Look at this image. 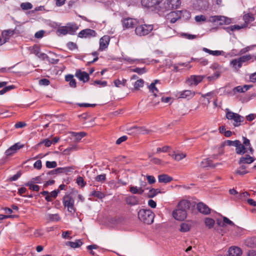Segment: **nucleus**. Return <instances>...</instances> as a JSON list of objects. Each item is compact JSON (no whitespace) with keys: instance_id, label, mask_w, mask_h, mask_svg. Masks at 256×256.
Masks as SVG:
<instances>
[{"instance_id":"de8ad7c7","label":"nucleus","mask_w":256,"mask_h":256,"mask_svg":"<svg viewBox=\"0 0 256 256\" xmlns=\"http://www.w3.org/2000/svg\"><path fill=\"white\" fill-rule=\"evenodd\" d=\"M252 56L250 54H247L245 56H240L238 58L242 64H242L250 60L252 58Z\"/></svg>"},{"instance_id":"4be33fe9","label":"nucleus","mask_w":256,"mask_h":256,"mask_svg":"<svg viewBox=\"0 0 256 256\" xmlns=\"http://www.w3.org/2000/svg\"><path fill=\"white\" fill-rule=\"evenodd\" d=\"M125 201L126 204L130 206L136 205L139 204V198L134 196H130L126 197Z\"/></svg>"},{"instance_id":"6ab92c4d","label":"nucleus","mask_w":256,"mask_h":256,"mask_svg":"<svg viewBox=\"0 0 256 256\" xmlns=\"http://www.w3.org/2000/svg\"><path fill=\"white\" fill-rule=\"evenodd\" d=\"M110 38L108 36H104L100 40V48L99 50L102 51L106 50L110 42Z\"/></svg>"},{"instance_id":"5701e85b","label":"nucleus","mask_w":256,"mask_h":256,"mask_svg":"<svg viewBox=\"0 0 256 256\" xmlns=\"http://www.w3.org/2000/svg\"><path fill=\"white\" fill-rule=\"evenodd\" d=\"M82 244L83 242L82 240H76L75 242L68 241L65 242L66 246L73 248H78L80 247Z\"/></svg>"},{"instance_id":"2f4dec72","label":"nucleus","mask_w":256,"mask_h":256,"mask_svg":"<svg viewBox=\"0 0 256 256\" xmlns=\"http://www.w3.org/2000/svg\"><path fill=\"white\" fill-rule=\"evenodd\" d=\"M158 82V80H155L154 82H152L149 86L150 91L153 94L154 96L156 98V94L158 92V90L156 86V84Z\"/></svg>"},{"instance_id":"1a4fd4ad","label":"nucleus","mask_w":256,"mask_h":256,"mask_svg":"<svg viewBox=\"0 0 256 256\" xmlns=\"http://www.w3.org/2000/svg\"><path fill=\"white\" fill-rule=\"evenodd\" d=\"M208 21L211 22H218L220 25L229 24L232 22L231 18L223 16H211Z\"/></svg>"},{"instance_id":"bf43d9fd","label":"nucleus","mask_w":256,"mask_h":256,"mask_svg":"<svg viewBox=\"0 0 256 256\" xmlns=\"http://www.w3.org/2000/svg\"><path fill=\"white\" fill-rule=\"evenodd\" d=\"M98 248V246L96 244H92L89 245L87 246V249L90 250V254L92 256H96V254L95 252L92 250L93 249H97Z\"/></svg>"},{"instance_id":"e433bc0d","label":"nucleus","mask_w":256,"mask_h":256,"mask_svg":"<svg viewBox=\"0 0 256 256\" xmlns=\"http://www.w3.org/2000/svg\"><path fill=\"white\" fill-rule=\"evenodd\" d=\"M60 192V190H54L50 193L49 192L48 195L46 196V200L48 202H52V198H55L57 196L58 193Z\"/></svg>"},{"instance_id":"a19ab883","label":"nucleus","mask_w":256,"mask_h":256,"mask_svg":"<svg viewBox=\"0 0 256 256\" xmlns=\"http://www.w3.org/2000/svg\"><path fill=\"white\" fill-rule=\"evenodd\" d=\"M200 166L202 167H207V166H210V167H215L216 166V164H213L212 163V161L209 159H205L203 160L201 162Z\"/></svg>"},{"instance_id":"774afa93","label":"nucleus","mask_w":256,"mask_h":256,"mask_svg":"<svg viewBox=\"0 0 256 256\" xmlns=\"http://www.w3.org/2000/svg\"><path fill=\"white\" fill-rule=\"evenodd\" d=\"M194 18L196 22H205L206 20V18L204 15L196 16Z\"/></svg>"},{"instance_id":"dca6fc26","label":"nucleus","mask_w":256,"mask_h":256,"mask_svg":"<svg viewBox=\"0 0 256 256\" xmlns=\"http://www.w3.org/2000/svg\"><path fill=\"white\" fill-rule=\"evenodd\" d=\"M96 35L94 30L88 28L83 30L78 33V37L80 38H90L95 36Z\"/></svg>"},{"instance_id":"412c9836","label":"nucleus","mask_w":256,"mask_h":256,"mask_svg":"<svg viewBox=\"0 0 256 256\" xmlns=\"http://www.w3.org/2000/svg\"><path fill=\"white\" fill-rule=\"evenodd\" d=\"M196 207L198 211L204 214H208L210 212V209L203 202L198 203Z\"/></svg>"},{"instance_id":"c03bdc74","label":"nucleus","mask_w":256,"mask_h":256,"mask_svg":"<svg viewBox=\"0 0 256 256\" xmlns=\"http://www.w3.org/2000/svg\"><path fill=\"white\" fill-rule=\"evenodd\" d=\"M25 186H29V188L34 191L38 192L40 190V186H38L30 182L26 183Z\"/></svg>"},{"instance_id":"c9c22d12","label":"nucleus","mask_w":256,"mask_h":256,"mask_svg":"<svg viewBox=\"0 0 256 256\" xmlns=\"http://www.w3.org/2000/svg\"><path fill=\"white\" fill-rule=\"evenodd\" d=\"M236 154H241L246 152V148L244 146L241 144L240 142L236 146Z\"/></svg>"},{"instance_id":"052dcab7","label":"nucleus","mask_w":256,"mask_h":256,"mask_svg":"<svg viewBox=\"0 0 256 256\" xmlns=\"http://www.w3.org/2000/svg\"><path fill=\"white\" fill-rule=\"evenodd\" d=\"M213 92H209L206 94H202V96L204 98H206L208 100V104H210V100L212 98L213 96Z\"/></svg>"},{"instance_id":"49530a36","label":"nucleus","mask_w":256,"mask_h":256,"mask_svg":"<svg viewBox=\"0 0 256 256\" xmlns=\"http://www.w3.org/2000/svg\"><path fill=\"white\" fill-rule=\"evenodd\" d=\"M144 81L142 79L137 80L134 84V89L138 90L140 88L144 86Z\"/></svg>"},{"instance_id":"f257e3e1","label":"nucleus","mask_w":256,"mask_h":256,"mask_svg":"<svg viewBox=\"0 0 256 256\" xmlns=\"http://www.w3.org/2000/svg\"><path fill=\"white\" fill-rule=\"evenodd\" d=\"M190 14L186 10H176L171 12L168 13L166 17L167 20L170 23H174L182 17H185L186 18H190Z\"/></svg>"},{"instance_id":"09e8293b","label":"nucleus","mask_w":256,"mask_h":256,"mask_svg":"<svg viewBox=\"0 0 256 256\" xmlns=\"http://www.w3.org/2000/svg\"><path fill=\"white\" fill-rule=\"evenodd\" d=\"M91 195L96 196L98 198L102 199V198H104L105 194L100 191H96L94 190L92 192Z\"/></svg>"},{"instance_id":"72a5a7b5","label":"nucleus","mask_w":256,"mask_h":256,"mask_svg":"<svg viewBox=\"0 0 256 256\" xmlns=\"http://www.w3.org/2000/svg\"><path fill=\"white\" fill-rule=\"evenodd\" d=\"M246 28V24H242L241 26L239 25H233L230 26L226 28L225 29L227 32H230V31H234L236 30H240L242 28Z\"/></svg>"},{"instance_id":"6e6d98bb","label":"nucleus","mask_w":256,"mask_h":256,"mask_svg":"<svg viewBox=\"0 0 256 256\" xmlns=\"http://www.w3.org/2000/svg\"><path fill=\"white\" fill-rule=\"evenodd\" d=\"M136 132L139 134H146L148 133V130L142 127L136 128Z\"/></svg>"},{"instance_id":"f03ea898","label":"nucleus","mask_w":256,"mask_h":256,"mask_svg":"<svg viewBox=\"0 0 256 256\" xmlns=\"http://www.w3.org/2000/svg\"><path fill=\"white\" fill-rule=\"evenodd\" d=\"M163 0H142V4L143 6L151 8L152 10L156 11L162 14V2Z\"/></svg>"},{"instance_id":"4c0bfd02","label":"nucleus","mask_w":256,"mask_h":256,"mask_svg":"<svg viewBox=\"0 0 256 256\" xmlns=\"http://www.w3.org/2000/svg\"><path fill=\"white\" fill-rule=\"evenodd\" d=\"M46 219L52 222H58L60 220V218L58 214H48L46 215Z\"/></svg>"},{"instance_id":"58836bf2","label":"nucleus","mask_w":256,"mask_h":256,"mask_svg":"<svg viewBox=\"0 0 256 256\" xmlns=\"http://www.w3.org/2000/svg\"><path fill=\"white\" fill-rule=\"evenodd\" d=\"M190 208V203L188 201L186 200H183L180 201L178 204V208H182V210H186L189 208Z\"/></svg>"},{"instance_id":"4d7b16f0","label":"nucleus","mask_w":256,"mask_h":256,"mask_svg":"<svg viewBox=\"0 0 256 256\" xmlns=\"http://www.w3.org/2000/svg\"><path fill=\"white\" fill-rule=\"evenodd\" d=\"M170 148V147L168 146H164L162 148H156V154H159L161 152H168L169 150V149Z\"/></svg>"},{"instance_id":"9d476101","label":"nucleus","mask_w":256,"mask_h":256,"mask_svg":"<svg viewBox=\"0 0 256 256\" xmlns=\"http://www.w3.org/2000/svg\"><path fill=\"white\" fill-rule=\"evenodd\" d=\"M24 147V144L20 142L16 143L11 146L5 152V154L6 156H10L16 154L19 150Z\"/></svg>"},{"instance_id":"f3484780","label":"nucleus","mask_w":256,"mask_h":256,"mask_svg":"<svg viewBox=\"0 0 256 256\" xmlns=\"http://www.w3.org/2000/svg\"><path fill=\"white\" fill-rule=\"evenodd\" d=\"M75 76L80 81H82L84 82H88L90 78L89 74L86 72L82 71L80 70L76 71Z\"/></svg>"},{"instance_id":"603ef678","label":"nucleus","mask_w":256,"mask_h":256,"mask_svg":"<svg viewBox=\"0 0 256 256\" xmlns=\"http://www.w3.org/2000/svg\"><path fill=\"white\" fill-rule=\"evenodd\" d=\"M160 192V191L158 189L152 188L149 191L148 196L150 198H153Z\"/></svg>"},{"instance_id":"c85d7f7f","label":"nucleus","mask_w":256,"mask_h":256,"mask_svg":"<svg viewBox=\"0 0 256 256\" xmlns=\"http://www.w3.org/2000/svg\"><path fill=\"white\" fill-rule=\"evenodd\" d=\"M243 19L244 20V24H246V27L250 23L254 20L253 14L250 13L245 14L243 16Z\"/></svg>"},{"instance_id":"864d4df0","label":"nucleus","mask_w":256,"mask_h":256,"mask_svg":"<svg viewBox=\"0 0 256 256\" xmlns=\"http://www.w3.org/2000/svg\"><path fill=\"white\" fill-rule=\"evenodd\" d=\"M132 72H136L139 74H142L146 72V70L144 68H135L132 69Z\"/></svg>"},{"instance_id":"423d86ee","label":"nucleus","mask_w":256,"mask_h":256,"mask_svg":"<svg viewBox=\"0 0 256 256\" xmlns=\"http://www.w3.org/2000/svg\"><path fill=\"white\" fill-rule=\"evenodd\" d=\"M62 203L68 212L72 214L76 212V209L74 206V200L72 194H68L64 196L62 198Z\"/></svg>"},{"instance_id":"e2e57ef3","label":"nucleus","mask_w":256,"mask_h":256,"mask_svg":"<svg viewBox=\"0 0 256 256\" xmlns=\"http://www.w3.org/2000/svg\"><path fill=\"white\" fill-rule=\"evenodd\" d=\"M46 168H54L56 166L57 164L55 161L50 162L47 161L46 164Z\"/></svg>"},{"instance_id":"a211bd4d","label":"nucleus","mask_w":256,"mask_h":256,"mask_svg":"<svg viewBox=\"0 0 256 256\" xmlns=\"http://www.w3.org/2000/svg\"><path fill=\"white\" fill-rule=\"evenodd\" d=\"M252 86L250 85L239 86L234 88L232 92H230V96H234L238 92H246Z\"/></svg>"},{"instance_id":"ea45409f","label":"nucleus","mask_w":256,"mask_h":256,"mask_svg":"<svg viewBox=\"0 0 256 256\" xmlns=\"http://www.w3.org/2000/svg\"><path fill=\"white\" fill-rule=\"evenodd\" d=\"M246 166L242 165L238 168L235 173L236 174H238L240 176H243L248 172V171L246 170Z\"/></svg>"},{"instance_id":"7c9ffc66","label":"nucleus","mask_w":256,"mask_h":256,"mask_svg":"<svg viewBox=\"0 0 256 256\" xmlns=\"http://www.w3.org/2000/svg\"><path fill=\"white\" fill-rule=\"evenodd\" d=\"M129 190L132 194H142L144 192V190L142 189V188L132 186H130Z\"/></svg>"},{"instance_id":"cd10ccee","label":"nucleus","mask_w":256,"mask_h":256,"mask_svg":"<svg viewBox=\"0 0 256 256\" xmlns=\"http://www.w3.org/2000/svg\"><path fill=\"white\" fill-rule=\"evenodd\" d=\"M202 50L206 52L209 54H210L214 56H218L223 55L224 54V52L222 50H212L207 48H202Z\"/></svg>"},{"instance_id":"a878e982","label":"nucleus","mask_w":256,"mask_h":256,"mask_svg":"<svg viewBox=\"0 0 256 256\" xmlns=\"http://www.w3.org/2000/svg\"><path fill=\"white\" fill-rule=\"evenodd\" d=\"M159 182L168 183L172 180V178L166 174H160L158 176Z\"/></svg>"},{"instance_id":"8fccbe9b","label":"nucleus","mask_w":256,"mask_h":256,"mask_svg":"<svg viewBox=\"0 0 256 256\" xmlns=\"http://www.w3.org/2000/svg\"><path fill=\"white\" fill-rule=\"evenodd\" d=\"M180 227V230L182 232H187L190 230V226L186 223H182Z\"/></svg>"},{"instance_id":"c756f323","label":"nucleus","mask_w":256,"mask_h":256,"mask_svg":"<svg viewBox=\"0 0 256 256\" xmlns=\"http://www.w3.org/2000/svg\"><path fill=\"white\" fill-rule=\"evenodd\" d=\"M66 81L69 82L70 86L72 88H76V80L74 78L73 75L68 74L65 76Z\"/></svg>"},{"instance_id":"3c124183","label":"nucleus","mask_w":256,"mask_h":256,"mask_svg":"<svg viewBox=\"0 0 256 256\" xmlns=\"http://www.w3.org/2000/svg\"><path fill=\"white\" fill-rule=\"evenodd\" d=\"M20 7L23 10H28L32 8V5L30 2H22Z\"/></svg>"},{"instance_id":"338daca9","label":"nucleus","mask_w":256,"mask_h":256,"mask_svg":"<svg viewBox=\"0 0 256 256\" xmlns=\"http://www.w3.org/2000/svg\"><path fill=\"white\" fill-rule=\"evenodd\" d=\"M146 180L148 184H153L155 183L156 180L154 176L146 175Z\"/></svg>"},{"instance_id":"393cba45","label":"nucleus","mask_w":256,"mask_h":256,"mask_svg":"<svg viewBox=\"0 0 256 256\" xmlns=\"http://www.w3.org/2000/svg\"><path fill=\"white\" fill-rule=\"evenodd\" d=\"M254 160V159L253 157L249 156V155H246L244 156H242L240 158L239 160V164H250L252 163Z\"/></svg>"},{"instance_id":"6e6552de","label":"nucleus","mask_w":256,"mask_h":256,"mask_svg":"<svg viewBox=\"0 0 256 256\" xmlns=\"http://www.w3.org/2000/svg\"><path fill=\"white\" fill-rule=\"evenodd\" d=\"M154 28L152 24H141L138 26L135 29L136 34L139 36L148 34Z\"/></svg>"},{"instance_id":"b1692460","label":"nucleus","mask_w":256,"mask_h":256,"mask_svg":"<svg viewBox=\"0 0 256 256\" xmlns=\"http://www.w3.org/2000/svg\"><path fill=\"white\" fill-rule=\"evenodd\" d=\"M230 66L236 71H238L242 66V64L238 58L232 60L230 62Z\"/></svg>"},{"instance_id":"20e7f679","label":"nucleus","mask_w":256,"mask_h":256,"mask_svg":"<svg viewBox=\"0 0 256 256\" xmlns=\"http://www.w3.org/2000/svg\"><path fill=\"white\" fill-rule=\"evenodd\" d=\"M226 118L232 122L233 126L234 127L239 126L241 123L244 121V118L239 114L234 113L228 109H226Z\"/></svg>"},{"instance_id":"39448f33","label":"nucleus","mask_w":256,"mask_h":256,"mask_svg":"<svg viewBox=\"0 0 256 256\" xmlns=\"http://www.w3.org/2000/svg\"><path fill=\"white\" fill-rule=\"evenodd\" d=\"M78 29V27L74 24H68L66 26H60L57 30L58 35H66L68 34H72Z\"/></svg>"},{"instance_id":"13d9d810","label":"nucleus","mask_w":256,"mask_h":256,"mask_svg":"<svg viewBox=\"0 0 256 256\" xmlns=\"http://www.w3.org/2000/svg\"><path fill=\"white\" fill-rule=\"evenodd\" d=\"M95 180L96 182H103L106 180V174L98 175L96 177Z\"/></svg>"},{"instance_id":"9b49d317","label":"nucleus","mask_w":256,"mask_h":256,"mask_svg":"<svg viewBox=\"0 0 256 256\" xmlns=\"http://www.w3.org/2000/svg\"><path fill=\"white\" fill-rule=\"evenodd\" d=\"M172 216L178 220H184L186 217V212L185 210L178 208L173 212Z\"/></svg>"},{"instance_id":"69168bd1","label":"nucleus","mask_w":256,"mask_h":256,"mask_svg":"<svg viewBox=\"0 0 256 256\" xmlns=\"http://www.w3.org/2000/svg\"><path fill=\"white\" fill-rule=\"evenodd\" d=\"M42 181V179L40 176H36L31 179L30 182L34 184H40Z\"/></svg>"},{"instance_id":"a18cd8bd","label":"nucleus","mask_w":256,"mask_h":256,"mask_svg":"<svg viewBox=\"0 0 256 256\" xmlns=\"http://www.w3.org/2000/svg\"><path fill=\"white\" fill-rule=\"evenodd\" d=\"M172 157L176 161H180L186 156V154L184 153L175 154H172Z\"/></svg>"},{"instance_id":"aec40b11","label":"nucleus","mask_w":256,"mask_h":256,"mask_svg":"<svg viewBox=\"0 0 256 256\" xmlns=\"http://www.w3.org/2000/svg\"><path fill=\"white\" fill-rule=\"evenodd\" d=\"M242 254V250L236 246H232L228 250V256H241Z\"/></svg>"},{"instance_id":"0e129e2a","label":"nucleus","mask_w":256,"mask_h":256,"mask_svg":"<svg viewBox=\"0 0 256 256\" xmlns=\"http://www.w3.org/2000/svg\"><path fill=\"white\" fill-rule=\"evenodd\" d=\"M66 45L68 48L71 50L77 49L78 48L76 44L74 42H68Z\"/></svg>"},{"instance_id":"0eeeda50","label":"nucleus","mask_w":256,"mask_h":256,"mask_svg":"<svg viewBox=\"0 0 256 256\" xmlns=\"http://www.w3.org/2000/svg\"><path fill=\"white\" fill-rule=\"evenodd\" d=\"M181 4L180 0H166L162 4V14L168 10L176 9Z\"/></svg>"},{"instance_id":"7ed1b4c3","label":"nucleus","mask_w":256,"mask_h":256,"mask_svg":"<svg viewBox=\"0 0 256 256\" xmlns=\"http://www.w3.org/2000/svg\"><path fill=\"white\" fill-rule=\"evenodd\" d=\"M140 220L145 224H150L154 222V214L150 210H140L138 212Z\"/></svg>"},{"instance_id":"79ce46f5","label":"nucleus","mask_w":256,"mask_h":256,"mask_svg":"<svg viewBox=\"0 0 256 256\" xmlns=\"http://www.w3.org/2000/svg\"><path fill=\"white\" fill-rule=\"evenodd\" d=\"M204 224L208 228H211L214 226L215 222L212 218H206L204 220Z\"/></svg>"},{"instance_id":"2eb2a0df","label":"nucleus","mask_w":256,"mask_h":256,"mask_svg":"<svg viewBox=\"0 0 256 256\" xmlns=\"http://www.w3.org/2000/svg\"><path fill=\"white\" fill-rule=\"evenodd\" d=\"M123 27L126 28H132L138 24L136 19L132 18H125L122 20Z\"/></svg>"},{"instance_id":"f8f14e48","label":"nucleus","mask_w":256,"mask_h":256,"mask_svg":"<svg viewBox=\"0 0 256 256\" xmlns=\"http://www.w3.org/2000/svg\"><path fill=\"white\" fill-rule=\"evenodd\" d=\"M204 78V76H202L193 75L189 77L186 82L189 86H196Z\"/></svg>"},{"instance_id":"ddd939ff","label":"nucleus","mask_w":256,"mask_h":256,"mask_svg":"<svg viewBox=\"0 0 256 256\" xmlns=\"http://www.w3.org/2000/svg\"><path fill=\"white\" fill-rule=\"evenodd\" d=\"M196 92L190 90H184L178 94V98L190 100L196 95Z\"/></svg>"},{"instance_id":"473e14b6","label":"nucleus","mask_w":256,"mask_h":256,"mask_svg":"<svg viewBox=\"0 0 256 256\" xmlns=\"http://www.w3.org/2000/svg\"><path fill=\"white\" fill-rule=\"evenodd\" d=\"M70 134L71 136L74 138L75 140L78 142L80 141L82 138L84 137L86 134L84 132H72Z\"/></svg>"},{"instance_id":"bb28decb","label":"nucleus","mask_w":256,"mask_h":256,"mask_svg":"<svg viewBox=\"0 0 256 256\" xmlns=\"http://www.w3.org/2000/svg\"><path fill=\"white\" fill-rule=\"evenodd\" d=\"M246 246L250 248L256 247V238L250 237L247 238L244 242Z\"/></svg>"},{"instance_id":"f704fd0d","label":"nucleus","mask_w":256,"mask_h":256,"mask_svg":"<svg viewBox=\"0 0 256 256\" xmlns=\"http://www.w3.org/2000/svg\"><path fill=\"white\" fill-rule=\"evenodd\" d=\"M70 171L68 168H58L50 172L52 174L67 173Z\"/></svg>"},{"instance_id":"5fc2aeb1","label":"nucleus","mask_w":256,"mask_h":256,"mask_svg":"<svg viewBox=\"0 0 256 256\" xmlns=\"http://www.w3.org/2000/svg\"><path fill=\"white\" fill-rule=\"evenodd\" d=\"M220 76V73L218 72H214L212 75L207 77L208 81H214L216 80Z\"/></svg>"},{"instance_id":"680f3d73","label":"nucleus","mask_w":256,"mask_h":256,"mask_svg":"<svg viewBox=\"0 0 256 256\" xmlns=\"http://www.w3.org/2000/svg\"><path fill=\"white\" fill-rule=\"evenodd\" d=\"M243 140H244L243 144H244V146L246 148H247L248 146V148H250V151L252 152V149L250 147V140L245 137H243Z\"/></svg>"},{"instance_id":"37998d69","label":"nucleus","mask_w":256,"mask_h":256,"mask_svg":"<svg viewBox=\"0 0 256 256\" xmlns=\"http://www.w3.org/2000/svg\"><path fill=\"white\" fill-rule=\"evenodd\" d=\"M126 82V80L124 78H122V80L117 79L114 82V86L117 88H120L121 86H124Z\"/></svg>"},{"instance_id":"4468645a","label":"nucleus","mask_w":256,"mask_h":256,"mask_svg":"<svg viewBox=\"0 0 256 256\" xmlns=\"http://www.w3.org/2000/svg\"><path fill=\"white\" fill-rule=\"evenodd\" d=\"M14 34V30H10L3 31L2 33L1 36H0V46H2L7 42L10 37L12 36Z\"/></svg>"}]
</instances>
